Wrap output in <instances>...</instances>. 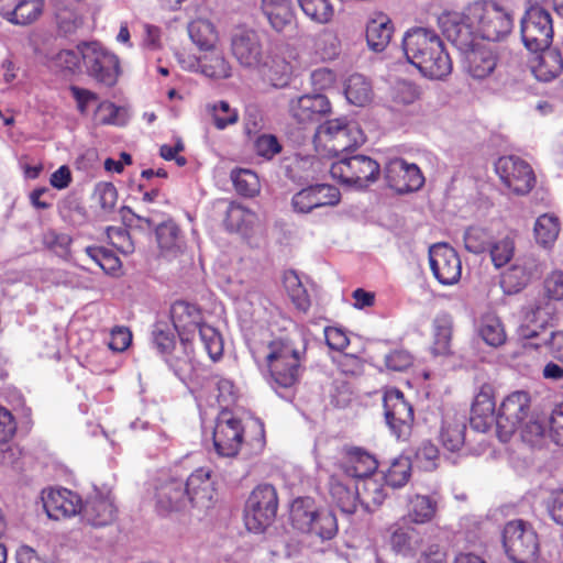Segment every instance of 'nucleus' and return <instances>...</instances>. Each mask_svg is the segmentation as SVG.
<instances>
[{
  "mask_svg": "<svg viewBox=\"0 0 563 563\" xmlns=\"http://www.w3.org/2000/svg\"><path fill=\"white\" fill-rule=\"evenodd\" d=\"M402 51L408 63L422 76L443 80L453 69L452 59L439 34L428 27L416 26L402 36Z\"/></svg>",
  "mask_w": 563,
  "mask_h": 563,
  "instance_id": "nucleus-1",
  "label": "nucleus"
},
{
  "mask_svg": "<svg viewBox=\"0 0 563 563\" xmlns=\"http://www.w3.org/2000/svg\"><path fill=\"white\" fill-rule=\"evenodd\" d=\"M303 355L289 340H273L265 350L264 362L268 372V384L277 393L289 389L300 379Z\"/></svg>",
  "mask_w": 563,
  "mask_h": 563,
  "instance_id": "nucleus-2",
  "label": "nucleus"
},
{
  "mask_svg": "<svg viewBox=\"0 0 563 563\" xmlns=\"http://www.w3.org/2000/svg\"><path fill=\"white\" fill-rule=\"evenodd\" d=\"M471 19L478 37L500 42L511 33L515 16L508 5L497 0H484L471 4Z\"/></svg>",
  "mask_w": 563,
  "mask_h": 563,
  "instance_id": "nucleus-3",
  "label": "nucleus"
},
{
  "mask_svg": "<svg viewBox=\"0 0 563 563\" xmlns=\"http://www.w3.org/2000/svg\"><path fill=\"white\" fill-rule=\"evenodd\" d=\"M503 544L512 563H536L539 558V539L533 527L521 519L507 522L503 530Z\"/></svg>",
  "mask_w": 563,
  "mask_h": 563,
  "instance_id": "nucleus-4",
  "label": "nucleus"
},
{
  "mask_svg": "<svg viewBox=\"0 0 563 563\" xmlns=\"http://www.w3.org/2000/svg\"><path fill=\"white\" fill-rule=\"evenodd\" d=\"M379 164L365 155H343L330 166L331 177L357 189L367 188L379 175Z\"/></svg>",
  "mask_w": 563,
  "mask_h": 563,
  "instance_id": "nucleus-5",
  "label": "nucleus"
},
{
  "mask_svg": "<svg viewBox=\"0 0 563 563\" xmlns=\"http://www.w3.org/2000/svg\"><path fill=\"white\" fill-rule=\"evenodd\" d=\"M277 508L276 488L267 483L257 485L245 503L244 520L247 530L263 532L274 521Z\"/></svg>",
  "mask_w": 563,
  "mask_h": 563,
  "instance_id": "nucleus-6",
  "label": "nucleus"
},
{
  "mask_svg": "<svg viewBox=\"0 0 563 563\" xmlns=\"http://www.w3.org/2000/svg\"><path fill=\"white\" fill-rule=\"evenodd\" d=\"M86 73L97 81L113 86L119 75V59L97 42L78 45Z\"/></svg>",
  "mask_w": 563,
  "mask_h": 563,
  "instance_id": "nucleus-7",
  "label": "nucleus"
},
{
  "mask_svg": "<svg viewBox=\"0 0 563 563\" xmlns=\"http://www.w3.org/2000/svg\"><path fill=\"white\" fill-rule=\"evenodd\" d=\"M521 38L534 53L548 48L553 38V24L549 11L541 7L530 8L521 19Z\"/></svg>",
  "mask_w": 563,
  "mask_h": 563,
  "instance_id": "nucleus-8",
  "label": "nucleus"
},
{
  "mask_svg": "<svg viewBox=\"0 0 563 563\" xmlns=\"http://www.w3.org/2000/svg\"><path fill=\"white\" fill-rule=\"evenodd\" d=\"M530 412V397L526 391H516L505 398L497 417L496 432L500 441L507 442L519 430Z\"/></svg>",
  "mask_w": 563,
  "mask_h": 563,
  "instance_id": "nucleus-9",
  "label": "nucleus"
},
{
  "mask_svg": "<svg viewBox=\"0 0 563 563\" xmlns=\"http://www.w3.org/2000/svg\"><path fill=\"white\" fill-rule=\"evenodd\" d=\"M442 34L460 51H467L477 36L476 25L471 19V4L462 12H444L438 18Z\"/></svg>",
  "mask_w": 563,
  "mask_h": 563,
  "instance_id": "nucleus-10",
  "label": "nucleus"
},
{
  "mask_svg": "<svg viewBox=\"0 0 563 563\" xmlns=\"http://www.w3.org/2000/svg\"><path fill=\"white\" fill-rule=\"evenodd\" d=\"M231 51L238 63L247 69L266 66V54L261 35L252 29H239L231 37Z\"/></svg>",
  "mask_w": 563,
  "mask_h": 563,
  "instance_id": "nucleus-11",
  "label": "nucleus"
},
{
  "mask_svg": "<svg viewBox=\"0 0 563 563\" xmlns=\"http://www.w3.org/2000/svg\"><path fill=\"white\" fill-rule=\"evenodd\" d=\"M501 181L516 195H526L534 186L536 177L531 166L518 156H503L495 164Z\"/></svg>",
  "mask_w": 563,
  "mask_h": 563,
  "instance_id": "nucleus-12",
  "label": "nucleus"
},
{
  "mask_svg": "<svg viewBox=\"0 0 563 563\" xmlns=\"http://www.w3.org/2000/svg\"><path fill=\"white\" fill-rule=\"evenodd\" d=\"M384 412L391 432L398 438H407L413 423L412 406L405 399L404 394L390 388L384 395Z\"/></svg>",
  "mask_w": 563,
  "mask_h": 563,
  "instance_id": "nucleus-13",
  "label": "nucleus"
},
{
  "mask_svg": "<svg viewBox=\"0 0 563 563\" xmlns=\"http://www.w3.org/2000/svg\"><path fill=\"white\" fill-rule=\"evenodd\" d=\"M429 263L433 276L445 286L456 284L462 274V264L456 251L446 243H437L429 249Z\"/></svg>",
  "mask_w": 563,
  "mask_h": 563,
  "instance_id": "nucleus-14",
  "label": "nucleus"
},
{
  "mask_svg": "<svg viewBox=\"0 0 563 563\" xmlns=\"http://www.w3.org/2000/svg\"><path fill=\"white\" fill-rule=\"evenodd\" d=\"M341 200V194L334 186L316 184L302 188L291 198L292 210L307 214L322 207H334Z\"/></svg>",
  "mask_w": 563,
  "mask_h": 563,
  "instance_id": "nucleus-15",
  "label": "nucleus"
},
{
  "mask_svg": "<svg viewBox=\"0 0 563 563\" xmlns=\"http://www.w3.org/2000/svg\"><path fill=\"white\" fill-rule=\"evenodd\" d=\"M384 172L388 186L398 194L419 190L424 184V177L420 168L400 157L390 159Z\"/></svg>",
  "mask_w": 563,
  "mask_h": 563,
  "instance_id": "nucleus-16",
  "label": "nucleus"
},
{
  "mask_svg": "<svg viewBox=\"0 0 563 563\" xmlns=\"http://www.w3.org/2000/svg\"><path fill=\"white\" fill-rule=\"evenodd\" d=\"M543 264L532 253L518 257L503 274L501 286L508 294H516L523 289L533 278L543 272Z\"/></svg>",
  "mask_w": 563,
  "mask_h": 563,
  "instance_id": "nucleus-17",
  "label": "nucleus"
},
{
  "mask_svg": "<svg viewBox=\"0 0 563 563\" xmlns=\"http://www.w3.org/2000/svg\"><path fill=\"white\" fill-rule=\"evenodd\" d=\"M243 439L241 420L223 412L217 419L213 429V446L220 456H235Z\"/></svg>",
  "mask_w": 563,
  "mask_h": 563,
  "instance_id": "nucleus-18",
  "label": "nucleus"
},
{
  "mask_svg": "<svg viewBox=\"0 0 563 563\" xmlns=\"http://www.w3.org/2000/svg\"><path fill=\"white\" fill-rule=\"evenodd\" d=\"M80 514L92 527H106L114 521L117 507L109 493L95 489L81 505Z\"/></svg>",
  "mask_w": 563,
  "mask_h": 563,
  "instance_id": "nucleus-19",
  "label": "nucleus"
},
{
  "mask_svg": "<svg viewBox=\"0 0 563 563\" xmlns=\"http://www.w3.org/2000/svg\"><path fill=\"white\" fill-rule=\"evenodd\" d=\"M42 500L47 516L55 520L80 514L82 505L80 497L66 488L44 490Z\"/></svg>",
  "mask_w": 563,
  "mask_h": 563,
  "instance_id": "nucleus-20",
  "label": "nucleus"
},
{
  "mask_svg": "<svg viewBox=\"0 0 563 563\" xmlns=\"http://www.w3.org/2000/svg\"><path fill=\"white\" fill-rule=\"evenodd\" d=\"M261 12L277 33L296 30L297 16L292 0H261Z\"/></svg>",
  "mask_w": 563,
  "mask_h": 563,
  "instance_id": "nucleus-21",
  "label": "nucleus"
},
{
  "mask_svg": "<svg viewBox=\"0 0 563 563\" xmlns=\"http://www.w3.org/2000/svg\"><path fill=\"white\" fill-rule=\"evenodd\" d=\"M330 110V101L320 93L303 95L289 102V113L300 124L319 121Z\"/></svg>",
  "mask_w": 563,
  "mask_h": 563,
  "instance_id": "nucleus-22",
  "label": "nucleus"
},
{
  "mask_svg": "<svg viewBox=\"0 0 563 563\" xmlns=\"http://www.w3.org/2000/svg\"><path fill=\"white\" fill-rule=\"evenodd\" d=\"M212 472L200 467L194 471L185 482L189 504L192 507L207 509L211 506L214 496Z\"/></svg>",
  "mask_w": 563,
  "mask_h": 563,
  "instance_id": "nucleus-23",
  "label": "nucleus"
},
{
  "mask_svg": "<svg viewBox=\"0 0 563 563\" xmlns=\"http://www.w3.org/2000/svg\"><path fill=\"white\" fill-rule=\"evenodd\" d=\"M170 318L183 342L189 341V335L195 334L196 330L202 324L200 309L196 305L184 300H178L172 305Z\"/></svg>",
  "mask_w": 563,
  "mask_h": 563,
  "instance_id": "nucleus-24",
  "label": "nucleus"
},
{
  "mask_svg": "<svg viewBox=\"0 0 563 563\" xmlns=\"http://www.w3.org/2000/svg\"><path fill=\"white\" fill-rule=\"evenodd\" d=\"M329 490L333 503L343 514L356 512L358 508L357 481L338 474L332 475L329 481Z\"/></svg>",
  "mask_w": 563,
  "mask_h": 563,
  "instance_id": "nucleus-25",
  "label": "nucleus"
},
{
  "mask_svg": "<svg viewBox=\"0 0 563 563\" xmlns=\"http://www.w3.org/2000/svg\"><path fill=\"white\" fill-rule=\"evenodd\" d=\"M344 452L341 470L346 477L360 481L369 477L376 471L378 463L375 456L363 449L346 448Z\"/></svg>",
  "mask_w": 563,
  "mask_h": 563,
  "instance_id": "nucleus-26",
  "label": "nucleus"
},
{
  "mask_svg": "<svg viewBox=\"0 0 563 563\" xmlns=\"http://www.w3.org/2000/svg\"><path fill=\"white\" fill-rule=\"evenodd\" d=\"M394 32L391 20L383 12L374 13L366 23V41L374 52H383Z\"/></svg>",
  "mask_w": 563,
  "mask_h": 563,
  "instance_id": "nucleus-27",
  "label": "nucleus"
},
{
  "mask_svg": "<svg viewBox=\"0 0 563 563\" xmlns=\"http://www.w3.org/2000/svg\"><path fill=\"white\" fill-rule=\"evenodd\" d=\"M157 505L162 510H181L189 505L185 482L170 478L162 484L156 492Z\"/></svg>",
  "mask_w": 563,
  "mask_h": 563,
  "instance_id": "nucleus-28",
  "label": "nucleus"
},
{
  "mask_svg": "<svg viewBox=\"0 0 563 563\" xmlns=\"http://www.w3.org/2000/svg\"><path fill=\"white\" fill-rule=\"evenodd\" d=\"M554 307L550 303L537 306L526 311L523 321L519 327V335L522 339H534L540 336L541 331L553 319Z\"/></svg>",
  "mask_w": 563,
  "mask_h": 563,
  "instance_id": "nucleus-29",
  "label": "nucleus"
},
{
  "mask_svg": "<svg viewBox=\"0 0 563 563\" xmlns=\"http://www.w3.org/2000/svg\"><path fill=\"white\" fill-rule=\"evenodd\" d=\"M534 58L531 70L539 81H551L559 77L563 70V58L560 51L550 48L539 51Z\"/></svg>",
  "mask_w": 563,
  "mask_h": 563,
  "instance_id": "nucleus-30",
  "label": "nucleus"
},
{
  "mask_svg": "<svg viewBox=\"0 0 563 563\" xmlns=\"http://www.w3.org/2000/svg\"><path fill=\"white\" fill-rule=\"evenodd\" d=\"M465 68L474 79L488 77L496 67V56L490 49L474 47L464 51Z\"/></svg>",
  "mask_w": 563,
  "mask_h": 563,
  "instance_id": "nucleus-31",
  "label": "nucleus"
},
{
  "mask_svg": "<svg viewBox=\"0 0 563 563\" xmlns=\"http://www.w3.org/2000/svg\"><path fill=\"white\" fill-rule=\"evenodd\" d=\"M388 543L394 553L412 558L421 548L422 537L412 527H397L391 531Z\"/></svg>",
  "mask_w": 563,
  "mask_h": 563,
  "instance_id": "nucleus-32",
  "label": "nucleus"
},
{
  "mask_svg": "<svg viewBox=\"0 0 563 563\" xmlns=\"http://www.w3.org/2000/svg\"><path fill=\"white\" fill-rule=\"evenodd\" d=\"M440 498L438 495L416 494L409 499L408 518L417 525L432 521L437 515Z\"/></svg>",
  "mask_w": 563,
  "mask_h": 563,
  "instance_id": "nucleus-33",
  "label": "nucleus"
},
{
  "mask_svg": "<svg viewBox=\"0 0 563 563\" xmlns=\"http://www.w3.org/2000/svg\"><path fill=\"white\" fill-rule=\"evenodd\" d=\"M358 506L366 512H374L385 500L383 485L373 477L357 481Z\"/></svg>",
  "mask_w": 563,
  "mask_h": 563,
  "instance_id": "nucleus-34",
  "label": "nucleus"
},
{
  "mask_svg": "<svg viewBox=\"0 0 563 563\" xmlns=\"http://www.w3.org/2000/svg\"><path fill=\"white\" fill-rule=\"evenodd\" d=\"M256 220L257 217L252 210L231 202L225 211L224 225L230 232L247 234Z\"/></svg>",
  "mask_w": 563,
  "mask_h": 563,
  "instance_id": "nucleus-35",
  "label": "nucleus"
},
{
  "mask_svg": "<svg viewBox=\"0 0 563 563\" xmlns=\"http://www.w3.org/2000/svg\"><path fill=\"white\" fill-rule=\"evenodd\" d=\"M364 142L365 136L363 131L357 123L351 122L325 148L331 155L341 157L345 155L347 151L362 145Z\"/></svg>",
  "mask_w": 563,
  "mask_h": 563,
  "instance_id": "nucleus-36",
  "label": "nucleus"
},
{
  "mask_svg": "<svg viewBox=\"0 0 563 563\" xmlns=\"http://www.w3.org/2000/svg\"><path fill=\"white\" fill-rule=\"evenodd\" d=\"M465 430V417L445 418L440 432L442 445L451 452L459 451L464 444Z\"/></svg>",
  "mask_w": 563,
  "mask_h": 563,
  "instance_id": "nucleus-37",
  "label": "nucleus"
},
{
  "mask_svg": "<svg viewBox=\"0 0 563 563\" xmlns=\"http://www.w3.org/2000/svg\"><path fill=\"white\" fill-rule=\"evenodd\" d=\"M192 43L201 51H212L218 41L214 25L207 19H196L188 24Z\"/></svg>",
  "mask_w": 563,
  "mask_h": 563,
  "instance_id": "nucleus-38",
  "label": "nucleus"
},
{
  "mask_svg": "<svg viewBox=\"0 0 563 563\" xmlns=\"http://www.w3.org/2000/svg\"><path fill=\"white\" fill-rule=\"evenodd\" d=\"M44 0H20L12 11L2 12V16L16 25L33 23L43 11Z\"/></svg>",
  "mask_w": 563,
  "mask_h": 563,
  "instance_id": "nucleus-39",
  "label": "nucleus"
},
{
  "mask_svg": "<svg viewBox=\"0 0 563 563\" xmlns=\"http://www.w3.org/2000/svg\"><path fill=\"white\" fill-rule=\"evenodd\" d=\"M344 92L347 101L357 107H364L373 98L372 85L361 74H353L347 78Z\"/></svg>",
  "mask_w": 563,
  "mask_h": 563,
  "instance_id": "nucleus-40",
  "label": "nucleus"
},
{
  "mask_svg": "<svg viewBox=\"0 0 563 563\" xmlns=\"http://www.w3.org/2000/svg\"><path fill=\"white\" fill-rule=\"evenodd\" d=\"M452 318L446 313L438 314L433 321L434 341L432 352L434 355H446L450 353L452 338Z\"/></svg>",
  "mask_w": 563,
  "mask_h": 563,
  "instance_id": "nucleus-41",
  "label": "nucleus"
},
{
  "mask_svg": "<svg viewBox=\"0 0 563 563\" xmlns=\"http://www.w3.org/2000/svg\"><path fill=\"white\" fill-rule=\"evenodd\" d=\"M533 231L539 244L552 245L560 233V220L552 213H544L537 219Z\"/></svg>",
  "mask_w": 563,
  "mask_h": 563,
  "instance_id": "nucleus-42",
  "label": "nucleus"
},
{
  "mask_svg": "<svg viewBox=\"0 0 563 563\" xmlns=\"http://www.w3.org/2000/svg\"><path fill=\"white\" fill-rule=\"evenodd\" d=\"M230 178L236 192L244 197H254L261 190L258 176L251 169L236 168L231 172Z\"/></svg>",
  "mask_w": 563,
  "mask_h": 563,
  "instance_id": "nucleus-43",
  "label": "nucleus"
},
{
  "mask_svg": "<svg viewBox=\"0 0 563 563\" xmlns=\"http://www.w3.org/2000/svg\"><path fill=\"white\" fill-rule=\"evenodd\" d=\"M200 73L213 79H227L231 76V66L221 53L212 49L201 57Z\"/></svg>",
  "mask_w": 563,
  "mask_h": 563,
  "instance_id": "nucleus-44",
  "label": "nucleus"
},
{
  "mask_svg": "<svg viewBox=\"0 0 563 563\" xmlns=\"http://www.w3.org/2000/svg\"><path fill=\"white\" fill-rule=\"evenodd\" d=\"M303 14L311 21L325 24L331 21L334 14L330 0H297Z\"/></svg>",
  "mask_w": 563,
  "mask_h": 563,
  "instance_id": "nucleus-45",
  "label": "nucleus"
},
{
  "mask_svg": "<svg viewBox=\"0 0 563 563\" xmlns=\"http://www.w3.org/2000/svg\"><path fill=\"white\" fill-rule=\"evenodd\" d=\"M479 335L492 346H499L506 341V333L501 321L492 313L483 316L479 324Z\"/></svg>",
  "mask_w": 563,
  "mask_h": 563,
  "instance_id": "nucleus-46",
  "label": "nucleus"
},
{
  "mask_svg": "<svg viewBox=\"0 0 563 563\" xmlns=\"http://www.w3.org/2000/svg\"><path fill=\"white\" fill-rule=\"evenodd\" d=\"M320 162L316 157H297L288 169V176L296 181L307 183L318 177Z\"/></svg>",
  "mask_w": 563,
  "mask_h": 563,
  "instance_id": "nucleus-47",
  "label": "nucleus"
},
{
  "mask_svg": "<svg viewBox=\"0 0 563 563\" xmlns=\"http://www.w3.org/2000/svg\"><path fill=\"white\" fill-rule=\"evenodd\" d=\"M319 511H316L309 499L296 500L290 509V519L295 529L307 533Z\"/></svg>",
  "mask_w": 563,
  "mask_h": 563,
  "instance_id": "nucleus-48",
  "label": "nucleus"
},
{
  "mask_svg": "<svg viewBox=\"0 0 563 563\" xmlns=\"http://www.w3.org/2000/svg\"><path fill=\"white\" fill-rule=\"evenodd\" d=\"M411 476V462L407 456L395 459L385 472L386 484L399 488L407 484Z\"/></svg>",
  "mask_w": 563,
  "mask_h": 563,
  "instance_id": "nucleus-49",
  "label": "nucleus"
},
{
  "mask_svg": "<svg viewBox=\"0 0 563 563\" xmlns=\"http://www.w3.org/2000/svg\"><path fill=\"white\" fill-rule=\"evenodd\" d=\"M284 285L296 307L301 311H307L310 307V299L298 274L292 271L285 273Z\"/></svg>",
  "mask_w": 563,
  "mask_h": 563,
  "instance_id": "nucleus-50",
  "label": "nucleus"
},
{
  "mask_svg": "<svg viewBox=\"0 0 563 563\" xmlns=\"http://www.w3.org/2000/svg\"><path fill=\"white\" fill-rule=\"evenodd\" d=\"M200 341L212 361H218L223 355V340L219 331L202 323L197 330Z\"/></svg>",
  "mask_w": 563,
  "mask_h": 563,
  "instance_id": "nucleus-51",
  "label": "nucleus"
},
{
  "mask_svg": "<svg viewBox=\"0 0 563 563\" xmlns=\"http://www.w3.org/2000/svg\"><path fill=\"white\" fill-rule=\"evenodd\" d=\"M260 70L274 87L286 86L291 75L290 64L280 57L272 58L271 63L266 59V66H262Z\"/></svg>",
  "mask_w": 563,
  "mask_h": 563,
  "instance_id": "nucleus-52",
  "label": "nucleus"
},
{
  "mask_svg": "<svg viewBox=\"0 0 563 563\" xmlns=\"http://www.w3.org/2000/svg\"><path fill=\"white\" fill-rule=\"evenodd\" d=\"M338 532L336 518L331 511H319L314 517L311 529L308 534L318 537L320 540L325 541L332 539Z\"/></svg>",
  "mask_w": 563,
  "mask_h": 563,
  "instance_id": "nucleus-53",
  "label": "nucleus"
},
{
  "mask_svg": "<svg viewBox=\"0 0 563 563\" xmlns=\"http://www.w3.org/2000/svg\"><path fill=\"white\" fill-rule=\"evenodd\" d=\"M156 239L163 252H174L181 247L179 228L172 221L164 222L156 228Z\"/></svg>",
  "mask_w": 563,
  "mask_h": 563,
  "instance_id": "nucleus-54",
  "label": "nucleus"
},
{
  "mask_svg": "<svg viewBox=\"0 0 563 563\" xmlns=\"http://www.w3.org/2000/svg\"><path fill=\"white\" fill-rule=\"evenodd\" d=\"M490 232L482 227H470L463 235L465 249L473 254L485 252L490 245Z\"/></svg>",
  "mask_w": 563,
  "mask_h": 563,
  "instance_id": "nucleus-55",
  "label": "nucleus"
},
{
  "mask_svg": "<svg viewBox=\"0 0 563 563\" xmlns=\"http://www.w3.org/2000/svg\"><path fill=\"white\" fill-rule=\"evenodd\" d=\"M489 246L492 262L497 268L505 266L514 257L515 239L511 235H506Z\"/></svg>",
  "mask_w": 563,
  "mask_h": 563,
  "instance_id": "nucleus-56",
  "label": "nucleus"
},
{
  "mask_svg": "<svg viewBox=\"0 0 563 563\" xmlns=\"http://www.w3.org/2000/svg\"><path fill=\"white\" fill-rule=\"evenodd\" d=\"M86 253L106 273H114L121 265L119 257L108 249L88 246Z\"/></svg>",
  "mask_w": 563,
  "mask_h": 563,
  "instance_id": "nucleus-57",
  "label": "nucleus"
},
{
  "mask_svg": "<svg viewBox=\"0 0 563 563\" xmlns=\"http://www.w3.org/2000/svg\"><path fill=\"white\" fill-rule=\"evenodd\" d=\"M495 412V399L494 389L490 385H483L479 391L476 394L473 405L472 413L479 415L485 419L494 416Z\"/></svg>",
  "mask_w": 563,
  "mask_h": 563,
  "instance_id": "nucleus-58",
  "label": "nucleus"
},
{
  "mask_svg": "<svg viewBox=\"0 0 563 563\" xmlns=\"http://www.w3.org/2000/svg\"><path fill=\"white\" fill-rule=\"evenodd\" d=\"M419 98L417 86L409 81H397L390 89V99L395 107L413 103Z\"/></svg>",
  "mask_w": 563,
  "mask_h": 563,
  "instance_id": "nucleus-59",
  "label": "nucleus"
},
{
  "mask_svg": "<svg viewBox=\"0 0 563 563\" xmlns=\"http://www.w3.org/2000/svg\"><path fill=\"white\" fill-rule=\"evenodd\" d=\"M71 238L66 233L48 230L43 234V244L56 255L66 258L69 255Z\"/></svg>",
  "mask_w": 563,
  "mask_h": 563,
  "instance_id": "nucleus-60",
  "label": "nucleus"
},
{
  "mask_svg": "<svg viewBox=\"0 0 563 563\" xmlns=\"http://www.w3.org/2000/svg\"><path fill=\"white\" fill-rule=\"evenodd\" d=\"M93 197L103 211L110 212L117 205L118 191L111 183H99L95 187Z\"/></svg>",
  "mask_w": 563,
  "mask_h": 563,
  "instance_id": "nucleus-61",
  "label": "nucleus"
},
{
  "mask_svg": "<svg viewBox=\"0 0 563 563\" xmlns=\"http://www.w3.org/2000/svg\"><path fill=\"white\" fill-rule=\"evenodd\" d=\"M212 118L216 128L224 130L228 125L238 122L239 114L227 101H220L212 107Z\"/></svg>",
  "mask_w": 563,
  "mask_h": 563,
  "instance_id": "nucleus-62",
  "label": "nucleus"
},
{
  "mask_svg": "<svg viewBox=\"0 0 563 563\" xmlns=\"http://www.w3.org/2000/svg\"><path fill=\"white\" fill-rule=\"evenodd\" d=\"M254 148L257 155L272 159L282 152V145L278 139L273 134H262L256 137Z\"/></svg>",
  "mask_w": 563,
  "mask_h": 563,
  "instance_id": "nucleus-63",
  "label": "nucleus"
},
{
  "mask_svg": "<svg viewBox=\"0 0 563 563\" xmlns=\"http://www.w3.org/2000/svg\"><path fill=\"white\" fill-rule=\"evenodd\" d=\"M350 123L351 122L346 119L328 120L323 124L319 125L317 136L321 142H323L324 147H327Z\"/></svg>",
  "mask_w": 563,
  "mask_h": 563,
  "instance_id": "nucleus-64",
  "label": "nucleus"
}]
</instances>
